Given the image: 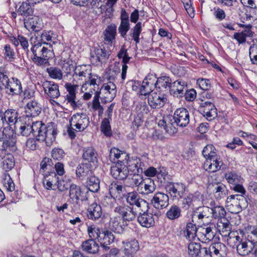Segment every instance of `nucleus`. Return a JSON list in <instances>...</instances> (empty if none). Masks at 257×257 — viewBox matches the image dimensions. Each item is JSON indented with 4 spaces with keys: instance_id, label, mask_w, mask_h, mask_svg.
Segmentation results:
<instances>
[{
    "instance_id": "nucleus-39",
    "label": "nucleus",
    "mask_w": 257,
    "mask_h": 257,
    "mask_svg": "<svg viewBox=\"0 0 257 257\" xmlns=\"http://www.w3.org/2000/svg\"><path fill=\"white\" fill-rule=\"evenodd\" d=\"M101 90L105 95V98L110 101L114 98L116 93V85L111 81L104 84Z\"/></svg>"
},
{
    "instance_id": "nucleus-44",
    "label": "nucleus",
    "mask_w": 257,
    "mask_h": 257,
    "mask_svg": "<svg viewBox=\"0 0 257 257\" xmlns=\"http://www.w3.org/2000/svg\"><path fill=\"white\" fill-rule=\"evenodd\" d=\"M83 250L89 253H96L99 250V245L93 239H89L83 241L81 244Z\"/></svg>"
},
{
    "instance_id": "nucleus-57",
    "label": "nucleus",
    "mask_w": 257,
    "mask_h": 257,
    "mask_svg": "<svg viewBox=\"0 0 257 257\" xmlns=\"http://www.w3.org/2000/svg\"><path fill=\"white\" fill-rule=\"evenodd\" d=\"M49 76L52 79L61 80L63 78L62 70L56 67H51L47 69Z\"/></svg>"
},
{
    "instance_id": "nucleus-43",
    "label": "nucleus",
    "mask_w": 257,
    "mask_h": 257,
    "mask_svg": "<svg viewBox=\"0 0 257 257\" xmlns=\"http://www.w3.org/2000/svg\"><path fill=\"white\" fill-rule=\"evenodd\" d=\"M59 177L54 172L49 173L48 175L45 176L43 180V185L46 189L50 190L52 189L53 186L56 185L58 183Z\"/></svg>"
},
{
    "instance_id": "nucleus-48",
    "label": "nucleus",
    "mask_w": 257,
    "mask_h": 257,
    "mask_svg": "<svg viewBox=\"0 0 257 257\" xmlns=\"http://www.w3.org/2000/svg\"><path fill=\"white\" fill-rule=\"evenodd\" d=\"M181 216V209L177 205H173L170 207L166 213V217L170 220L178 219Z\"/></svg>"
},
{
    "instance_id": "nucleus-61",
    "label": "nucleus",
    "mask_w": 257,
    "mask_h": 257,
    "mask_svg": "<svg viewBox=\"0 0 257 257\" xmlns=\"http://www.w3.org/2000/svg\"><path fill=\"white\" fill-rule=\"evenodd\" d=\"M15 166V160L14 157L11 155H8L3 159V168L6 171L12 169Z\"/></svg>"
},
{
    "instance_id": "nucleus-9",
    "label": "nucleus",
    "mask_w": 257,
    "mask_h": 257,
    "mask_svg": "<svg viewBox=\"0 0 257 257\" xmlns=\"http://www.w3.org/2000/svg\"><path fill=\"white\" fill-rule=\"evenodd\" d=\"M217 228L223 237H227L228 244L233 243L234 237L237 233L236 232L231 231V225L228 220L223 218L219 221L217 223Z\"/></svg>"
},
{
    "instance_id": "nucleus-56",
    "label": "nucleus",
    "mask_w": 257,
    "mask_h": 257,
    "mask_svg": "<svg viewBox=\"0 0 257 257\" xmlns=\"http://www.w3.org/2000/svg\"><path fill=\"white\" fill-rule=\"evenodd\" d=\"M225 178L232 185L240 183L242 180L240 176L233 172H227L225 174Z\"/></svg>"
},
{
    "instance_id": "nucleus-17",
    "label": "nucleus",
    "mask_w": 257,
    "mask_h": 257,
    "mask_svg": "<svg viewBox=\"0 0 257 257\" xmlns=\"http://www.w3.org/2000/svg\"><path fill=\"white\" fill-rule=\"evenodd\" d=\"M215 229L213 224L209 226H200L198 228L197 238L201 242L208 243L215 236Z\"/></svg>"
},
{
    "instance_id": "nucleus-22",
    "label": "nucleus",
    "mask_w": 257,
    "mask_h": 257,
    "mask_svg": "<svg viewBox=\"0 0 257 257\" xmlns=\"http://www.w3.org/2000/svg\"><path fill=\"white\" fill-rule=\"evenodd\" d=\"M126 168L127 172H131L132 174H138L142 173L146 169V166L140 158L134 157L127 160Z\"/></svg>"
},
{
    "instance_id": "nucleus-30",
    "label": "nucleus",
    "mask_w": 257,
    "mask_h": 257,
    "mask_svg": "<svg viewBox=\"0 0 257 257\" xmlns=\"http://www.w3.org/2000/svg\"><path fill=\"white\" fill-rule=\"evenodd\" d=\"M206 247H202L199 243L191 242L188 246V254L191 257H205Z\"/></svg>"
},
{
    "instance_id": "nucleus-18",
    "label": "nucleus",
    "mask_w": 257,
    "mask_h": 257,
    "mask_svg": "<svg viewBox=\"0 0 257 257\" xmlns=\"http://www.w3.org/2000/svg\"><path fill=\"white\" fill-rule=\"evenodd\" d=\"M114 211L120 215L123 220L130 221L136 218V213L133 208L125 204L117 205L114 209Z\"/></svg>"
},
{
    "instance_id": "nucleus-45",
    "label": "nucleus",
    "mask_w": 257,
    "mask_h": 257,
    "mask_svg": "<svg viewBox=\"0 0 257 257\" xmlns=\"http://www.w3.org/2000/svg\"><path fill=\"white\" fill-rule=\"evenodd\" d=\"M92 171L90 168V164L82 163L79 165L76 170V175L78 178L83 179L91 176Z\"/></svg>"
},
{
    "instance_id": "nucleus-55",
    "label": "nucleus",
    "mask_w": 257,
    "mask_h": 257,
    "mask_svg": "<svg viewBox=\"0 0 257 257\" xmlns=\"http://www.w3.org/2000/svg\"><path fill=\"white\" fill-rule=\"evenodd\" d=\"M210 213L215 218H220L221 220L225 218L224 216L226 214V211L222 206H216L210 207Z\"/></svg>"
},
{
    "instance_id": "nucleus-26",
    "label": "nucleus",
    "mask_w": 257,
    "mask_h": 257,
    "mask_svg": "<svg viewBox=\"0 0 257 257\" xmlns=\"http://www.w3.org/2000/svg\"><path fill=\"white\" fill-rule=\"evenodd\" d=\"M4 89L6 93L12 96L21 95L23 92L20 81L17 78H13L11 81L10 80Z\"/></svg>"
},
{
    "instance_id": "nucleus-12",
    "label": "nucleus",
    "mask_w": 257,
    "mask_h": 257,
    "mask_svg": "<svg viewBox=\"0 0 257 257\" xmlns=\"http://www.w3.org/2000/svg\"><path fill=\"white\" fill-rule=\"evenodd\" d=\"M156 77L153 75H148L143 80L140 86L139 92V97L143 99V96H148L151 94L155 87Z\"/></svg>"
},
{
    "instance_id": "nucleus-54",
    "label": "nucleus",
    "mask_w": 257,
    "mask_h": 257,
    "mask_svg": "<svg viewBox=\"0 0 257 257\" xmlns=\"http://www.w3.org/2000/svg\"><path fill=\"white\" fill-rule=\"evenodd\" d=\"M99 95L100 93L98 91H96L95 93V95L93 97L91 107L93 110L97 111L98 112V115L99 116H101L103 113V108L99 102Z\"/></svg>"
},
{
    "instance_id": "nucleus-15",
    "label": "nucleus",
    "mask_w": 257,
    "mask_h": 257,
    "mask_svg": "<svg viewBox=\"0 0 257 257\" xmlns=\"http://www.w3.org/2000/svg\"><path fill=\"white\" fill-rule=\"evenodd\" d=\"M110 54V51L109 50L98 46L91 51L90 59L92 63L97 64L99 62H105L109 58Z\"/></svg>"
},
{
    "instance_id": "nucleus-64",
    "label": "nucleus",
    "mask_w": 257,
    "mask_h": 257,
    "mask_svg": "<svg viewBox=\"0 0 257 257\" xmlns=\"http://www.w3.org/2000/svg\"><path fill=\"white\" fill-rule=\"evenodd\" d=\"M126 157L127 155L125 153H123L117 148H112L110 151L109 159L111 161L114 162L115 159L126 158Z\"/></svg>"
},
{
    "instance_id": "nucleus-36",
    "label": "nucleus",
    "mask_w": 257,
    "mask_h": 257,
    "mask_svg": "<svg viewBox=\"0 0 257 257\" xmlns=\"http://www.w3.org/2000/svg\"><path fill=\"white\" fill-rule=\"evenodd\" d=\"M225 245L220 242H216L211 244L209 247H206L207 251L205 257H220L221 248L225 247Z\"/></svg>"
},
{
    "instance_id": "nucleus-46",
    "label": "nucleus",
    "mask_w": 257,
    "mask_h": 257,
    "mask_svg": "<svg viewBox=\"0 0 257 257\" xmlns=\"http://www.w3.org/2000/svg\"><path fill=\"white\" fill-rule=\"evenodd\" d=\"M97 156L96 151L92 147L84 148L82 157L85 160L95 165L97 162Z\"/></svg>"
},
{
    "instance_id": "nucleus-59",
    "label": "nucleus",
    "mask_w": 257,
    "mask_h": 257,
    "mask_svg": "<svg viewBox=\"0 0 257 257\" xmlns=\"http://www.w3.org/2000/svg\"><path fill=\"white\" fill-rule=\"evenodd\" d=\"M202 155L207 159H211L218 156L216 154V150L212 145H207L205 147L202 151Z\"/></svg>"
},
{
    "instance_id": "nucleus-62",
    "label": "nucleus",
    "mask_w": 257,
    "mask_h": 257,
    "mask_svg": "<svg viewBox=\"0 0 257 257\" xmlns=\"http://www.w3.org/2000/svg\"><path fill=\"white\" fill-rule=\"evenodd\" d=\"M135 111L137 113V116L143 117L144 115L148 114L149 108L145 102H139L136 106Z\"/></svg>"
},
{
    "instance_id": "nucleus-42",
    "label": "nucleus",
    "mask_w": 257,
    "mask_h": 257,
    "mask_svg": "<svg viewBox=\"0 0 257 257\" xmlns=\"http://www.w3.org/2000/svg\"><path fill=\"white\" fill-rule=\"evenodd\" d=\"M104 40L108 44L111 45L115 41L116 35V26L111 24L108 26L103 32Z\"/></svg>"
},
{
    "instance_id": "nucleus-20",
    "label": "nucleus",
    "mask_w": 257,
    "mask_h": 257,
    "mask_svg": "<svg viewBox=\"0 0 257 257\" xmlns=\"http://www.w3.org/2000/svg\"><path fill=\"white\" fill-rule=\"evenodd\" d=\"M169 198L167 194L158 192L156 193L151 200L152 205L157 209L166 208L169 205Z\"/></svg>"
},
{
    "instance_id": "nucleus-27",
    "label": "nucleus",
    "mask_w": 257,
    "mask_h": 257,
    "mask_svg": "<svg viewBox=\"0 0 257 257\" xmlns=\"http://www.w3.org/2000/svg\"><path fill=\"white\" fill-rule=\"evenodd\" d=\"M186 83L184 81L178 80L172 83L170 85V93L174 96L182 97L186 90Z\"/></svg>"
},
{
    "instance_id": "nucleus-33",
    "label": "nucleus",
    "mask_w": 257,
    "mask_h": 257,
    "mask_svg": "<svg viewBox=\"0 0 257 257\" xmlns=\"http://www.w3.org/2000/svg\"><path fill=\"white\" fill-rule=\"evenodd\" d=\"M24 25L29 31H39L42 28V20L36 16L29 17L27 20L25 19Z\"/></svg>"
},
{
    "instance_id": "nucleus-63",
    "label": "nucleus",
    "mask_w": 257,
    "mask_h": 257,
    "mask_svg": "<svg viewBox=\"0 0 257 257\" xmlns=\"http://www.w3.org/2000/svg\"><path fill=\"white\" fill-rule=\"evenodd\" d=\"M87 232L90 239L94 240L96 238L99 240L101 234L99 227L95 225H92L88 226L87 227Z\"/></svg>"
},
{
    "instance_id": "nucleus-38",
    "label": "nucleus",
    "mask_w": 257,
    "mask_h": 257,
    "mask_svg": "<svg viewBox=\"0 0 257 257\" xmlns=\"http://www.w3.org/2000/svg\"><path fill=\"white\" fill-rule=\"evenodd\" d=\"M18 113L13 109L7 110L3 114V120L4 121V126L6 124L13 125L16 123L18 120Z\"/></svg>"
},
{
    "instance_id": "nucleus-50",
    "label": "nucleus",
    "mask_w": 257,
    "mask_h": 257,
    "mask_svg": "<svg viewBox=\"0 0 257 257\" xmlns=\"http://www.w3.org/2000/svg\"><path fill=\"white\" fill-rule=\"evenodd\" d=\"M87 187L88 189L92 192H97L100 188V180L95 176H89L87 178Z\"/></svg>"
},
{
    "instance_id": "nucleus-1",
    "label": "nucleus",
    "mask_w": 257,
    "mask_h": 257,
    "mask_svg": "<svg viewBox=\"0 0 257 257\" xmlns=\"http://www.w3.org/2000/svg\"><path fill=\"white\" fill-rule=\"evenodd\" d=\"M20 133L25 137L32 133L38 141H45L47 146H51L55 141L57 128L54 122L45 124L42 121H37L32 124L23 123L20 127Z\"/></svg>"
},
{
    "instance_id": "nucleus-35",
    "label": "nucleus",
    "mask_w": 257,
    "mask_h": 257,
    "mask_svg": "<svg viewBox=\"0 0 257 257\" xmlns=\"http://www.w3.org/2000/svg\"><path fill=\"white\" fill-rule=\"evenodd\" d=\"M172 80L169 77L163 76L155 79V85L157 89L160 90V92L166 91L170 89Z\"/></svg>"
},
{
    "instance_id": "nucleus-51",
    "label": "nucleus",
    "mask_w": 257,
    "mask_h": 257,
    "mask_svg": "<svg viewBox=\"0 0 257 257\" xmlns=\"http://www.w3.org/2000/svg\"><path fill=\"white\" fill-rule=\"evenodd\" d=\"M210 213V207L203 206L198 208L197 211L194 212L192 218L197 220V221H202V219L206 216H208Z\"/></svg>"
},
{
    "instance_id": "nucleus-2",
    "label": "nucleus",
    "mask_w": 257,
    "mask_h": 257,
    "mask_svg": "<svg viewBox=\"0 0 257 257\" xmlns=\"http://www.w3.org/2000/svg\"><path fill=\"white\" fill-rule=\"evenodd\" d=\"M70 126L67 128V133L70 138L76 137L75 127L78 132H82L87 128L89 124V119L84 113H77L73 115L69 120Z\"/></svg>"
},
{
    "instance_id": "nucleus-5",
    "label": "nucleus",
    "mask_w": 257,
    "mask_h": 257,
    "mask_svg": "<svg viewBox=\"0 0 257 257\" xmlns=\"http://www.w3.org/2000/svg\"><path fill=\"white\" fill-rule=\"evenodd\" d=\"M232 248H236L238 253L241 255H246L254 247V244L248 239L243 240L237 234L234 237L233 243L228 244Z\"/></svg>"
},
{
    "instance_id": "nucleus-41",
    "label": "nucleus",
    "mask_w": 257,
    "mask_h": 257,
    "mask_svg": "<svg viewBox=\"0 0 257 257\" xmlns=\"http://www.w3.org/2000/svg\"><path fill=\"white\" fill-rule=\"evenodd\" d=\"M102 215L101 207L95 203L91 204L87 209V216L89 219L96 220Z\"/></svg>"
},
{
    "instance_id": "nucleus-6",
    "label": "nucleus",
    "mask_w": 257,
    "mask_h": 257,
    "mask_svg": "<svg viewBox=\"0 0 257 257\" xmlns=\"http://www.w3.org/2000/svg\"><path fill=\"white\" fill-rule=\"evenodd\" d=\"M245 198L242 195H231L226 200V207L232 213H237L242 210Z\"/></svg>"
},
{
    "instance_id": "nucleus-11",
    "label": "nucleus",
    "mask_w": 257,
    "mask_h": 257,
    "mask_svg": "<svg viewBox=\"0 0 257 257\" xmlns=\"http://www.w3.org/2000/svg\"><path fill=\"white\" fill-rule=\"evenodd\" d=\"M42 86L45 94L50 98L51 103H56L54 99L58 98L60 95L58 85L53 81H45L42 83Z\"/></svg>"
},
{
    "instance_id": "nucleus-8",
    "label": "nucleus",
    "mask_w": 257,
    "mask_h": 257,
    "mask_svg": "<svg viewBox=\"0 0 257 257\" xmlns=\"http://www.w3.org/2000/svg\"><path fill=\"white\" fill-rule=\"evenodd\" d=\"M126 202L132 206H136L140 211H148L149 203L147 201L142 199L136 191L127 193L125 196Z\"/></svg>"
},
{
    "instance_id": "nucleus-10",
    "label": "nucleus",
    "mask_w": 257,
    "mask_h": 257,
    "mask_svg": "<svg viewBox=\"0 0 257 257\" xmlns=\"http://www.w3.org/2000/svg\"><path fill=\"white\" fill-rule=\"evenodd\" d=\"M185 186L182 183L168 182L165 185L166 192L173 199L181 198L185 191Z\"/></svg>"
},
{
    "instance_id": "nucleus-34",
    "label": "nucleus",
    "mask_w": 257,
    "mask_h": 257,
    "mask_svg": "<svg viewBox=\"0 0 257 257\" xmlns=\"http://www.w3.org/2000/svg\"><path fill=\"white\" fill-rule=\"evenodd\" d=\"M41 111V105L35 100H32L28 102L25 107L27 116H37L40 114Z\"/></svg>"
},
{
    "instance_id": "nucleus-60",
    "label": "nucleus",
    "mask_w": 257,
    "mask_h": 257,
    "mask_svg": "<svg viewBox=\"0 0 257 257\" xmlns=\"http://www.w3.org/2000/svg\"><path fill=\"white\" fill-rule=\"evenodd\" d=\"M54 54L47 55L48 57L45 55L33 56L32 58L33 61L38 66H42L49 64L48 60L53 57Z\"/></svg>"
},
{
    "instance_id": "nucleus-31",
    "label": "nucleus",
    "mask_w": 257,
    "mask_h": 257,
    "mask_svg": "<svg viewBox=\"0 0 257 257\" xmlns=\"http://www.w3.org/2000/svg\"><path fill=\"white\" fill-rule=\"evenodd\" d=\"M98 89V85L96 83V79H92L87 82L86 83L82 84L81 90L83 92L88 90L89 91L84 93L83 98L85 100L89 99L94 92L95 93L97 91Z\"/></svg>"
},
{
    "instance_id": "nucleus-37",
    "label": "nucleus",
    "mask_w": 257,
    "mask_h": 257,
    "mask_svg": "<svg viewBox=\"0 0 257 257\" xmlns=\"http://www.w3.org/2000/svg\"><path fill=\"white\" fill-rule=\"evenodd\" d=\"M114 236L112 232L108 230L102 231L99 238V241L105 250H108L109 247L108 245L113 242Z\"/></svg>"
},
{
    "instance_id": "nucleus-7",
    "label": "nucleus",
    "mask_w": 257,
    "mask_h": 257,
    "mask_svg": "<svg viewBox=\"0 0 257 257\" xmlns=\"http://www.w3.org/2000/svg\"><path fill=\"white\" fill-rule=\"evenodd\" d=\"M17 138L15 134L11 132L9 134L3 133L2 137H0V151L2 152H15Z\"/></svg>"
},
{
    "instance_id": "nucleus-19",
    "label": "nucleus",
    "mask_w": 257,
    "mask_h": 257,
    "mask_svg": "<svg viewBox=\"0 0 257 257\" xmlns=\"http://www.w3.org/2000/svg\"><path fill=\"white\" fill-rule=\"evenodd\" d=\"M199 111L208 120H211L217 116L216 108L210 101L202 102L199 108Z\"/></svg>"
},
{
    "instance_id": "nucleus-53",
    "label": "nucleus",
    "mask_w": 257,
    "mask_h": 257,
    "mask_svg": "<svg viewBox=\"0 0 257 257\" xmlns=\"http://www.w3.org/2000/svg\"><path fill=\"white\" fill-rule=\"evenodd\" d=\"M142 174H133V175L127 179L129 182V186L132 187H137L138 188L140 186H142L143 182L145 180L143 179Z\"/></svg>"
},
{
    "instance_id": "nucleus-14",
    "label": "nucleus",
    "mask_w": 257,
    "mask_h": 257,
    "mask_svg": "<svg viewBox=\"0 0 257 257\" xmlns=\"http://www.w3.org/2000/svg\"><path fill=\"white\" fill-rule=\"evenodd\" d=\"M148 103L152 108L162 107L167 101V95L162 92H154L148 97Z\"/></svg>"
},
{
    "instance_id": "nucleus-4",
    "label": "nucleus",
    "mask_w": 257,
    "mask_h": 257,
    "mask_svg": "<svg viewBox=\"0 0 257 257\" xmlns=\"http://www.w3.org/2000/svg\"><path fill=\"white\" fill-rule=\"evenodd\" d=\"M30 44L32 45L31 51L34 56L45 55L48 57L47 55L53 54L52 50L48 49L46 46H51L50 43L42 42L39 40L37 37H32L30 39Z\"/></svg>"
},
{
    "instance_id": "nucleus-13",
    "label": "nucleus",
    "mask_w": 257,
    "mask_h": 257,
    "mask_svg": "<svg viewBox=\"0 0 257 257\" xmlns=\"http://www.w3.org/2000/svg\"><path fill=\"white\" fill-rule=\"evenodd\" d=\"M68 92L66 95L65 100L69 103L70 106L74 110L79 108L82 104L79 101H76V91L78 84L72 85L71 83H66L65 85Z\"/></svg>"
},
{
    "instance_id": "nucleus-40",
    "label": "nucleus",
    "mask_w": 257,
    "mask_h": 257,
    "mask_svg": "<svg viewBox=\"0 0 257 257\" xmlns=\"http://www.w3.org/2000/svg\"><path fill=\"white\" fill-rule=\"evenodd\" d=\"M156 186L154 181L150 179L145 180L143 182L142 186H140L137 189L138 192L143 195H148L155 191Z\"/></svg>"
},
{
    "instance_id": "nucleus-52",
    "label": "nucleus",
    "mask_w": 257,
    "mask_h": 257,
    "mask_svg": "<svg viewBox=\"0 0 257 257\" xmlns=\"http://www.w3.org/2000/svg\"><path fill=\"white\" fill-rule=\"evenodd\" d=\"M198 228L195 224L191 222L188 223L186 227V230L184 232L185 236L188 239L191 240L197 237Z\"/></svg>"
},
{
    "instance_id": "nucleus-23",
    "label": "nucleus",
    "mask_w": 257,
    "mask_h": 257,
    "mask_svg": "<svg viewBox=\"0 0 257 257\" xmlns=\"http://www.w3.org/2000/svg\"><path fill=\"white\" fill-rule=\"evenodd\" d=\"M223 165V162L219 156L211 159H207L203 165L204 169L210 173H214L219 171Z\"/></svg>"
},
{
    "instance_id": "nucleus-24",
    "label": "nucleus",
    "mask_w": 257,
    "mask_h": 257,
    "mask_svg": "<svg viewBox=\"0 0 257 257\" xmlns=\"http://www.w3.org/2000/svg\"><path fill=\"white\" fill-rule=\"evenodd\" d=\"M176 123H174V118L170 115H167L163 117L158 122L159 126H163L166 132L172 135L177 132Z\"/></svg>"
},
{
    "instance_id": "nucleus-32",
    "label": "nucleus",
    "mask_w": 257,
    "mask_h": 257,
    "mask_svg": "<svg viewBox=\"0 0 257 257\" xmlns=\"http://www.w3.org/2000/svg\"><path fill=\"white\" fill-rule=\"evenodd\" d=\"M138 216V221L140 224L145 227L149 228L155 224L153 215L151 213H147L148 211H141Z\"/></svg>"
},
{
    "instance_id": "nucleus-29",
    "label": "nucleus",
    "mask_w": 257,
    "mask_h": 257,
    "mask_svg": "<svg viewBox=\"0 0 257 257\" xmlns=\"http://www.w3.org/2000/svg\"><path fill=\"white\" fill-rule=\"evenodd\" d=\"M111 174L112 177L118 180H123L127 176V170L124 165L117 163L111 167Z\"/></svg>"
},
{
    "instance_id": "nucleus-21",
    "label": "nucleus",
    "mask_w": 257,
    "mask_h": 257,
    "mask_svg": "<svg viewBox=\"0 0 257 257\" xmlns=\"http://www.w3.org/2000/svg\"><path fill=\"white\" fill-rule=\"evenodd\" d=\"M208 189L213 193L214 197L218 200L224 198L228 194L226 186L219 182L209 184L208 186Z\"/></svg>"
},
{
    "instance_id": "nucleus-25",
    "label": "nucleus",
    "mask_w": 257,
    "mask_h": 257,
    "mask_svg": "<svg viewBox=\"0 0 257 257\" xmlns=\"http://www.w3.org/2000/svg\"><path fill=\"white\" fill-rule=\"evenodd\" d=\"M69 196L70 199L75 201L77 204L78 203L79 201H83L87 199L82 189L75 184H71Z\"/></svg>"
},
{
    "instance_id": "nucleus-28",
    "label": "nucleus",
    "mask_w": 257,
    "mask_h": 257,
    "mask_svg": "<svg viewBox=\"0 0 257 257\" xmlns=\"http://www.w3.org/2000/svg\"><path fill=\"white\" fill-rule=\"evenodd\" d=\"M125 224V220H123L120 216H113L110 218L109 227L112 231L120 234L123 231Z\"/></svg>"
},
{
    "instance_id": "nucleus-49",
    "label": "nucleus",
    "mask_w": 257,
    "mask_h": 257,
    "mask_svg": "<svg viewBox=\"0 0 257 257\" xmlns=\"http://www.w3.org/2000/svg\"><path fill=\"white\" fill-rule=\"evenodd\" d=\"M9 72L5 66L0 67V91L4 89L10 81Z\"/></svg>"
},
{
    "instance_id": "nucleus-16",
    "label": "nucleus",
    "mask_w": 257,
    "mask_h": 257,
    "mask_svg": "<svg viewBox=\"0 0 257 257\" xmlns=\"http://www.w3.org/2000/svg\"><path fill=\"white\" fill-rule=\"evenodd\" d=\"M173 117L176 125L181 127L186 126L190 121L189 112L184 107L177 109Z\"/></svg>"
},
{
    "instance_id": "nucleus-47",
    "label": "nucleus",
    "mask_w": 257,
    "mask_h": 257,
    "mask_svg": "<svg viewBox=\"0 0 257 257\" xmlns=\"http://www.w3.org/2000/svg\"><path fill=\"white\" fill-rule=\"evenodd\" d=\"M123 248L125 254L136 253L139 249L138 241L136 239L123 241Z\"/></svg>"
},
{
    "instance_id": "nucleus-3",
    "label": "nucleus",
    "mask_w": 257,
    "mask_h": 257,
    "mask_svg": "<svg viewBox=\"0 0 257 257\" xmlns=\"http://www.w3.org/2000/svg\"><path fill=\"white\" fill-rule=\"evenodd\" d=\"M73 77L76 83L81 85L83 83L89 82L90 80L96 79L92 77L90 66L86 65L76 66Z\"/></svg>"
},
{
    "instance_id": "nucleus-58",
    "label": "nucleus",
    "mask_w": 257,
    "mask_h": 257,
    "mask_svg": "<svg viewBox=\"0 0 257 257\" xmlns=\"http://www.w3.org/2000/svg\"><path fill=\"white\" fill-rule=\"evenodd\" d=\"M31 4L29 2H24L20 6L18 9V12L22 16H28L33 13V9L31 6Z\"/></svg>"
}]
</instances>
